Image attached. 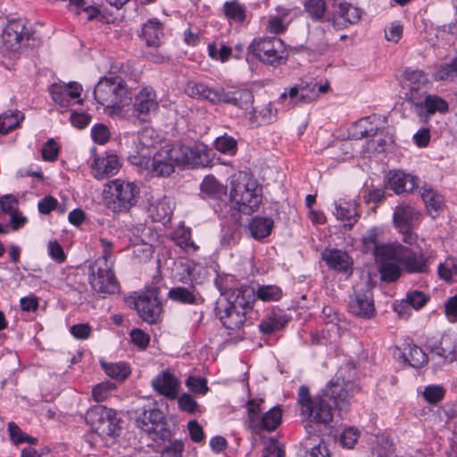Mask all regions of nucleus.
I'll use <instances>...</instances> for the list:
<instances>
[{
	"label": "nucleus",
	"instance_id": "bb28decb",
	"mask_svg": "<svg viewBox=\"0 0 457 457\" xmlns=\"http://www.w3.org/2000/svg\"><path fill=\"white\" fill-rule=\"evenodd\" d=\"M163 29V24L157 18H151L143 23L141 33L138 36L145 41L147 46L158 48L162 45L161 38L164 35Z\"/></svg>",
	"mask_w": 457,
	"mask_h": 457
},
{
	"label": "nucleus",
	"instance_id": "603ef678",
	"mask_svg": "<svg viewBox=\"0 0 457 457\" xmlns=\"http://www.w3.org/2000/svg\"><path fill=\"white\" fill-rule=\"evenodd\" d=\"M185 384L189 388V390L194 394L204 395L209 391L207 379L204 377L194 375L189 376L186 379Z\"/></svg>",
	"mask_w": 457,
	"mask_h": 457
},
{
	"label": "nucleus",
	"instance_id": "ea45409f",
	"mask_svg": "<svg viewBox=\"0 0 457 457\" xmlns=\"http://www.w3.org/2000/svg\"><path fill=\"white\" fill-rule=\"evenodd\" d=\"M254 96L251 89L248 88H234V96L231 105L244 111H248L253 104Z\"/></svg>",
	"mask_w": 457,
	"mask_h": 457
},
{
	"label": "nucleus",
	"instance_id": "72a5a7b5",
	"mask_svg": "<svg viewBox=\"0 0 457 457\" xmlns=\"http://www.w3.org/2000/svg\"><path fill=\"white\" fill-rule=\"evenodd\" d=\"M282 421V409L279 405L274 406L265 412L254 424L253 429L274 431Z\"/></svg>",
	"mask_w": 457,
	"mask_h": 457
},
{
	"label": "nucleus",
	"instance_id": "7c9ffc66",
	"mask_svg": "<svg viewBox=\"0 0 457 457\" xmlns=\"http://www.w3.org/2000/svg\"><path fill=\"white\" fill-rule=\"evenodd\" d=\"M120 167V160L116 154H109L106 157L96 158L93 164V170L96 171V177H99L100 179L116 174L119 171Z\"/></svg>",
	"mask_w": 457,
	"mask_h": 457
},
{
	"label": "nucleus",
	"instance_id": "a19ab883",
	"mask_svg": "<svg viewBox=\"0 0 457 457\" xmlns=\"http://www.w3.org/2000/svg\"><path fill=\"white\" fill-rule=\"evenodd\" d=\"M237 139L227 133L218 137L213 142L214 148L220 154L228 156H235L237 154Z\"/></svg>",
	"mask_w": 457,
	"mask_h": 457
},
{
	"label": "nucleus",
	"instance_id": "052dcab7",
	"mask_svg": "<svg viewBox=\"0 0 457 457\" xmlns=\"http://www.w3.org/2000/svg\"><path fill=\"white\" fill-rule=\"evenodd\" d=\"M177 398L179 408L181 411L189 414H194L197 411L199 405L190 394L183 393L179 397Z\"/></svg>",
	"mask_w": 457,
	"mask_h": 457
},
{
	"label": "nucleus",
	"instance_id": "680f3d73",
	"mask_svg": "<svg viewBox=\"0 0 457 457\" xmlns=\"http://www.w3.org/2000/svg\"><path fill=\"white\" fill-rule=\"evenodd\" d=\"M184 272L181 274L178 280L183 284H195L196 278L195 271L197 267V263L195 261L187 260L184 264Z\"/></svg>",
	"mask_w": 457,
	"mask_h": 457
},
{
	"label": "nucleus",
	"instance_id": "0e129e2a",
	"mask_svg": "<svg viewBox=\"0 0 457 457\" xmlns=\"http://www.w3.org/2000/svg\"><path fill=\"white\" fill-rule=\"evenodd\" d=\"M91 137L95 143L104 145L110 138V131L104 124L97 123L91 129Z\"/></svg>",
	"mask_w": 457,
	"mask_h": 457
},
{
	"label": "nucleus",
	"instance_id": "09e8293b",
	"mask_svg": "<svg viewBox=\"0 0 457 457\" xmlns=\"http://www.w3.org/2000/svg\"><path fill=\"white\" fill-rule=\"evenodd\" d=\"M241 239V231L234 226L223 227L221 229L220 244L223 247H231Z\"/></svg>",
	"mask_w": 457,
	"mask_h": 457
},
{
	"label": "nucleus",
	"instance_id": "f257e3e1",
	"mask_svg": "<svg viewBox=\"0 0 457 457\" xmlns=\"http://www.w3.org/2000/svg\"><path fill=\"white\" fill-rule=\"evenodd\" d=\"M230 190L221 184L213 175H207L200 185V196L207 201L216 213H221L225 208L237 211L238 213L251 215L257 212L262 201V187L258 181L248 176L247 173L239 172L230 179Z\"/></svg>",
	"mask_w": 457,
	"mask_h": 457
},
{
	"label": "nucleus",
	"instance_id": "f8f14e48",
	"mask_svg": "<svg viewBox=\"0 0 457 457\" xmlns=\"http://www.w3.org/2000/svg\"><path fill=\"white\" fill-rule=\"evenodd\" d=\"M420 217V212L410 205L400 204L394 210V226L403 235V242L409 245L417 243L418 235L413 229L418 226Z\"/></svg>",
	"mask_w": 457,
	"mask_h": 457
},
{
	"label": "nucleus",
	"instance_id": "c03bdc74",
	"mask_svg": "<svg viewBox=\"0 0 457 457\" xmlns=\"http://www.w3.org/2000/svg\"><path fill=\"white\" fill-rule=\"evenodd\" d=\"M304 9L312 21H320L325 16L327 4L324 0H307L304 3Z\"/></svg>",
	"mask_w": 457,
	"mask_h": 457
},
{
	"label": "nucleus",
	"instance_id": "7ed1b4c3",
	"mask_svg": "<svg viewBox=\"0 0 457 457\" xmlns=\"http://www.w3.org/2000/svg\"><path fill=\"white\" fill-rule=\"evenodd\" d=\"M214 155L212 149L202 142L166 145L154 154L152 168L158 176L169 177L176 166H212Z\"/></svg>",
	"mask_w": 457,
	"mask_h": 457
},
{
	"label": "nucleus",
	"instance_id": "a211bd4d",
	"mask_svg": "<svg viewBox=\"0 0 457 457\" xmlns=\"http://www.w3.org/2000/svg\"><path fill=\"white\" fill-rule=\"evenodd\" d=\"M25 27L21 20H12L6 24L0 37L2 53H15L20 49Z\"/></svg>",
	"mask_w": 457,
	"mask_h": 457
},
{
	"label": "nucleus",
	"instance_id": "774afa93",
	"mask_svg": "<svg viewBox=\"0 0 457 457\" xmlns=\"http://www.w3.org/2000/svg\"><path fill=\"white\" fill-rule=\"evenodd\" d=\"M72 337L79 340L87 339L92 333V327L88 323H78L70 328Z\"/></svg>",
	"mask_w": 457,
	"mask_h": 457
},
{
	"label": "nucleus",
	"instance_id": "49530a36",
	"mask_svg": "<svg viewBox=\"0 0 457 457\" xmlns=\"http://www.w3.org/2000/svg\"><path fill=\"white\" fill-rule=\"evenodd\" d=\"M289 97V103L293 105L300 104H308L312 102V96L305 94V92H301V87L295 85L288 90V92L285 91L280 95V99L284 100Z\"/></svg>",
	"mask_w": 457,
	"mask_h": 457
},
{
	"label": "nucleus",
	"instance_id": "69168bd1",
	"mask_svg": "<svg viewBox=\"0 0 457 457\" xmlns=\"http://www.w3.org/2000/svg\"><path fill=\"white\" fill-rule=\"evenodd\" d=\"M156 132L154 129L150 127H145L143 128L137 135V140L140 145H142L144 147L148 148L150 146H153L154 144L156 142Z\"/></svg>",
	"mask_w": 457,
	"mask_h": 457
},
{
	"label": "nucleus",
	"instance_id": "5701e85b",
	"mask_svg": "<svg viewBox=\"0 0 457 457\" xmlns=\"http://www.w3.org/2000/svg\"><path fill=\"white\" fill-rule=\"evenodd\" d=\"M449 112V104L443 97L429 94L423 99L421 109L418 111L417 116L420 122L428 124L431 117L436 112L445 114Z\"/></svg>",
	"mask_w": 457,
	"mask_h": 457
},
{
	"label": "nucleus",
	"instance_id": "37998d69",
	"mask_svg": "<svg viewBox=\"0 0 457 457\" xmlns=\"http://www.w3.org/2000/svg\"><path fill=\"white\" fill-rule=\"evenodd\" d=\"M339 17L342 18L345 22L350 24L357 23L362 15V10L353 6L352 4L347 2H341L338 4Z\"/></svg>",
	"mask_w": 457,
	"mask_h": 457
},
{
	"label": "nucleus",
	"instance_id": "e2e57ef3",
	"mask_svg": "<svg viewBox=\"0 0 457 457\" xmlns=\"http://www.w3.org/2000/svg\"><path fill=\"white\" fill-rule=\"evenodd\" d=\"M360 432L356 428L349 427L344 429L340 436L341 445L346 448H353L358 441Z\"/></svg>",
	"mask_w": 457,
	"mask_h": 457
},
{
	"label": "nucleus",
	"instance_id": "0eeeda50",
	"mask_svg": "<svg viewBox=\"0 0 457 457\" xmlns=\"http://www.w3.org/2000/svg\"><path fill=\"white\" fill-rule=\"evenodd\" d=\"M160 287H149L145 291L134 292L125 298L128 306L135 310L137 315L148 324L161 321L162 303L159 298Z\"/></svg>",
	"mask_w": 457,
	"mask_h": 457
},
{
	"label": "nucleus",
	"instance_id": "a878e982",
	"mask_svg": "<svg viewBox=\"0 0 457 457\" xmlns=\"http://www.w3.org/2000/svg\"><path fill=\"white\" fill-rule=\"evenodd\" d=\"M168 297L173 302L182 304L197 305L204 302V297L197 291L195 284H189L188 287L181 286L173 287L169 290Z\"/></svg>",
	"mask_w": 457,
	"mask_h": 457
},
{
	"label": "nucleus",
	"instance_id": "f03ea898",
	"mask_svg": "<svg viewBox=\"0 0 457 457\" xmlns=\"http://www.w3.org/2000/svg\"><path fill=\"white\" fill-rule=\"evenodd\" d=\"M349 386L353 384L345 381H329L320 394L311 396L309 387L301 386L298 391V403L302 407V415L311 422L328 425L333 420V410L347 411L351 405L353 394Z\"/></svg>",
	"mask_w": 457,
	"mask_h": 457
},
{
	"label": "nucleus",
	"instance_id": "9b49d317",
	"mask_svg": "<svg viewBox=\"0 0 457 457\" xmlns=\"http://www.w3.org/2000/svg\"><path fill=\"white\" fill-rule=\"evenodd\" d=\"M348 309L353 315L363 320H370L375 317L377 311L370 279L353 287V294L350 295Z\"/></svg>",
	"mask_w": 457,
	"mask_h": 457
},
{
	"label": "nucleus",
	"instance_id": "6e6d98bb",
	"mask_svg": "<svg viewBox=\"0 0 457 457\" xmlns=\"http://www.w3.org/2000/svg\"><path fill=\"white\" fill-rule=\"evenodd\" d=\"M60 154V146L54 138H49L43 145L41 154L44 161L55 162Z\"/></svg>",
	"mask_w": 457,
	"mask_h": 457
},
{
	"label": "nucleus",
	"instance_id": "473e14b6",
	"mask_svg": "<svg viewBox=\"0 0 457 457\" xmlns=\"http://www.w3.org/2000/svg\"><path fill=\"white\" fill-rule=\"evenodd\" d=\"M334 215L337 220L345 221V227L351 229L358 221L359 215L355 204L350 202H335Z\"/></svg>",
	"mask_w": 457,
	"mask_h": 457
},
{
	"label": "nucleus",
	"instance_id": "8fccbe9b",
	"mask_svg": "<svg viewBox=\"0 0 457 457\" xmlns=\"http://www.w3.org/2000/svg\"><path fill=\"white\" fill-rule=\"evenodd\" d=\"M429 94L424 88L410 87L409 91L405 94L406 101L411 104L413 112L417 114L418 111L421 109L423 99Z\"/></svg>",
	"mask_w": 457,
	"mask_h": 457
},
{
	"label": "nucleus",
	"instance_id": "aec40b11",
	"mask_svg": "<svg viewBox=\"0 0 457 457\" xmlns=\"http://www.w3.org/2000/svg\"><path fill=\"white\" fill-rule=\"evenodd\" d=\"M9 216L12 229H18L27 222V218L19 211V203L12 195L0 196V220Z\"/></svg>",
	"mask_w": 457,
	"mask_h": 457
},
{
	"label": "nucleus",
	"instance_id": "5fc2aeb1",
	"mask_svg": "<svg viewBox=\"0 0 457 457\" xmlns=\"http://www.w3.org/2000/svg\"><path fill=\"white\" fill-rule=\"evenodd\" d=\"M166 445L161 451V457H182L184 452V443L181 439L167 441Z\"/></svg>",
	"mask_w": 457,
	"mask_h": 457
},
{
	"label": "nucleus",
	"instance_id": "79ce46f5",
	"mask_svg": "<svg viewBox=\"0 0 457 457\" xmlns=\"http://www.w3.org/2000/svg\"><path fill=\"white\" fill-rule=\"evenodd\" d=\"M223 12L228 19L237 22L245 21L246 17L245 6L236 0L225 2Z\"/></svg>",
	"mask_w": 457,
	"mask_h": 457
},
{
	"label": "nucleus",
	"instance_id": "9d476101",
	"mask_svg": "<svg viewBox=\"0 0 457 457\" xmlns=\"http://www.w3.org/2000/svg\"><path fill=\"white\" fill-rule=\"evenodd\" d=\"M110 188L112 200L108 202V207L113 212H128L137 204L140 188L137 183L118 179L112 180Z\"/></svg>",
	"mask_w": 457,
	"mask_h": 457
},
{
	"label": "nucleus",
	"instance_id": "e433bc0d",
	"mask_svg": "<svg viewBox=\"0 0 457 457\" xmlns=\"http://www.w3.org/2000/svg\"><path fill=\"white\" fill-rule=\"evenodd\" d=\"M25 115L18 110H8L0 114V134L5 135L20 126Z\"/></svg>",
	"mask_w": 457,
	"mask_h": 457
},
{
	"label": "nucleus",
	"instance_id": "58836bf2",
	"mask_svg": "<svg viewBox=\"0 0 457 457\" xmlns=\"http://www.w3.org/2000/svg\"><path fill=\"white\" fill-rule=\"evenodd\" d=\"M152 215L155 221L164 222L170 220L173 212L170 198L164 196L152 204Z\"/></svg>",
	"mask_w": 457,
	"mask_h": 457
},
{
	"label": "nucleus",
	"instance_id": "3c124183",
	"mask_svg": "<svg viewBox=\"0 0 457 457\" xmlns=\"http://www.w3.org/2000/svg\"><path fill=\"white\" fill-rule=\"evenodd\" d=\"M403 77L404 79L410 83L409 88L412 87L423 88L425 84L428 82L425 72L420 70H411V68H407L403 71Z\"/></svg>",
	"mask_w": 457,
	"mask_h": 457
},
{
	"label": "nucleus",
	"instance_id": "cd10ccee",
	"mask_svg": "<svg viewBox=\"0 0 457 457\" xmlns=\"http://www.w3.org/2000/svg\"><path fill=\"white\" fill-rule=\"evenodd\" d=\"M398 349L401 351L400 357L411 367L419 369L428 361L427 353L412 341L405 342L403 344V346L398 347Z\"/></svg>",
	"mask_w": 457,
	"mask_h": 457
},
{
	"label": "nucleus",
	"instance_id": "ddd939ff",
	"mask_svg": "<svg viewBox=\"0 0 457 457\" xmlns=\"http://www.w3.org/2000/svg\"><path fill=\"white\" fill-rule=\"evenodd\" d=\"M89 283L91 287L99 294L112 295L119 291V282L111 268L101 266V261L96 260L89 266Z\"/></svg>",
	"mask_w": 457,
	"mask_h": 457
},
{
	"label": "nucleus",
	"instance_id": "a18cd8bd",
	"mask_svg": "<svg viewBox=\"0 0 457 457\" xmlns=\"http://www.w3.org/2000/svg\"><path fill=\"white\" fill-rule=\"evenodd\" d=\"M210 88L202 81L190 80L186 85L185 93L190 97L206 101Z\"/></svg>",
	"mask_w": 457,
	"mask_h": 457
},
{
	"label": "nucleus",
	"instance_id": "20e7f679",
	"mask_svg": "<svg viewBox=\"0 0 457 457\" xmlns=\"http://www.w3.org/2000/svg\"><path fill=\"white\" fill-rule=\"evenodd\" d=\"M214 284L220 292L214 308L215 316L227 329H239L245 322L246 314L253 309L254 287L241 286L223 291L218 278Z\"/></svg>",
	"mask_w": 457,
	"mask_h": 457
},
{
	"label": "nucleus",
	"instance_id": "4d7b16f0",
	"mask_svg": "<svg viewBox=\"0 0 457 457\" xmlns=\"http://www.w3.org/2000/svg\"><path fill=\"white\" fill-rule=\"evenodd\" d=\"M131 343L140 350H145L150 343V336L141 328H133L129 332Z\"/></svg>",
	"mask_w": 457,
	"mask_h": 457
},
{
	"label": "nucleus",
	"instance_id": "c85d7f7f",
	"mask_svg": "<svg viewBox=\"0 0 457 457\" xmlns=\"http://www.w3.org/2000/svg\"><path fill=\"white\" fill-rule=\"evenodd\" d=\"M375 116H367L356 121L349 130V138L360 140L365 137H375L380 128L374 124Z\"/></svg>",
	"mask_w": 457,
	"mask_h": 457
},
{
	"label": "nucleus",
	"instance_id": "393cba45",
	"mask_svg": "<svg viewBox=\"0 0 457 457\" xmlns=\"http://www.w3.org/2000/svg\"><path fill=\"white\" fill-rule=\"evenodd\" d=\"M291 319V316L282 309L273 307L266 318L260 322L259 330L262 335L270 336L284 328Z\"/></svg>",
	"mask_w": 457,
	"mask_h": 457
},
{
	"label": "nucleus",
	"instance_id": "b1692460",
	"mask_svg": "<svg viewBox=\"0 0 457 457\" xmlns=\"http://www.w3.org/2000/svg\"><path fill=\"white\" fill-rule=\"evenodd\" d=\"M151 385L154 391L160 395H163L170 400H174L178 397L179 380L168 370H163L161 374L156 376L152 380Z\"/></svg>",
	"mask_w": 457,
	"mask_h": 457
},
{
	"label": "nucleus",
	"instance_id": "de8ad7c7",
	"mask_svg": "<svg viewBox=\"0 0 457 457\" xmlns=\"http://www.w3.org/2000/svg\"><path fill=\"white\" fill-rule=\"evenodd\" d=\"M422 395L428 403L436 405L445 398V389L441 385H429L425 387Z\"/></svg>",
	"mask_w": 457,
	"mask_h": 457
},
{
	"label": "nucleus",
	"instance_id": "39448f33",
	"mask_svg": "<svg viewBox=\"0 0 457 457\" xmlns=\"http://www.w3.org/2000/svg\"><path fill=\"white\" fill-rule=\"evenodd\" d=\"M93 95L98 104L120 111L132 103L134 92L120 76H104L96 85Z\"/></svg>",
	"mask_w": 457,
	"mask_h": 457
},
{
	"label": "nucleus",
	"instance_id": "338daca9",
	"mask_svg": "<svg viewBox=\"0 0 457 457\" xmlns=\"http://www.w3.org/2000/svg\"><path fill=\"white\" fill-rule=\"evenodd\" d=\"M48 254L57 263H63L67 259L62 246L57 240L49 241Z\"/></svg>",
	"mask_w": 457,
	"mask_h": 457
},
{
	"label": "nucleus",
	"instance_id": "f704fd0d",
	"mask_svg": "<svg viewBox=\"0 0 457 457\" xmlns=\"http://www.w3.org/2000/svg\"><path fill=\"white\" fill-rule=\"evenodd\" d=\"M100 365L104 373L118 382H123L131 374L130 366L124 361L107 362L100 360Z\"/></svg>",
	"mask_w": 457,
	"mask_h": 457
},
{
	"label": "nucleus",
	"instance_id": "f3484780",
	"mask_svg": "<svg viewBox=\"0 0 457 457\" xmlns=\"http://www.w3.org/2000/svg\"><path fill=\"white\" fill-rule=\"evenodd\" d=\"M321 259L329 270L350 278L353 272V261L347 252L337 248H325L321 252Z\"/></svg>",
	"mask_w": 457,
	"mask_h": 457
},
{
	"label": "nucleus",
	"instance_id": "1a4fd4ad",
	"mask_svg": "<svg viewBox=\"0 0 457 457\" xmlns=\"http://www.w3.org/2000/svg\"><path fill=\"white\" fill-rule=\"evenodd\" d=\"M247 53L265 64L278 66L287 59L286 45L278 37H257L247 47Z\"/></svg>",
	"mask_w": 457,
	"mask_h": 457
},
{
	"label": "nucleus",
	"instance_id": "dca6fc26",
	"mask_svg": "<svg viewBox=\"0 0 457 457\" xmlns=\"http://www.w3.org/2000/svg\"><path fill=\"white\" fill-rule=\"evenodd\" d=\"M375 260L378 263V271L382 281L392 283L400 278L402 270L398 263L395 246L383 247L381 255Z\"/></svg>",
	"mask_w": 457,
	"mask_h": 457
},
{
	"label": "nucleus",
	"instance_id": "4468645a",
	"mask_svg": "<svg viewBox=\"0 0 457 457\" xmlns=\"http://www.w3.org/2000/svg\"><path fill=\"white\" fill-rule=\"evenodd\" d=\"M398 263L409 274H426L429 272L431 260L422 251L413 249L401 244L395 245Z\"/></svg>",
	"mask_w": 457,
	"mask_h": 457
},
{
	"label": "nucleus",
	"instance_id": "4be33fe9",
	"mask_svg": "<svg viewBox=\"0 0 457 457\" xmlns=\"http://www.w3.org/2000/svg\"><path fill=\"white\" fill-rule=\"evenodd\" d=\"M427 347L431 353L443 358L445 361H457V337L449 333H444L439 342H428Z\"/></svg>",
	"mask_w": 457,
	"mask_h": 457
},
{
	"label": "nucleus",
	"instance_id": "4c0bfd02",
	"mask_svg": "<svg viewBox=\"0 0 457 457\" xmlns=\"http://www.w3.org/2000/svg\"><path fill=\"white\" fill-rule=\"evenodd\" d=\"M283 296L282 289L277 285H258L254 288V299L262 302L279 301Z\"/></svg>",
	"mask_w": 457,
	"mask_h": 457
},
{
	"label": "nucleus",
	"instance_id": "423d86ee",
	"mask_svg": "<svg viewBox=\"0 0 457 457\" xmlns=\"http://www.w3.org/2000/svg\"><path fill=\"white\" fill-rule=\"evenodd\" d=\"M85 420L94 433L100 437L118 438L120 436L124 420L112 408L97 404L90 407L85 414Z\"/></svg>",
	"mask_w": 457,
	"mask_h": 457
},
{
	"label": "nucleus",
	"instance_id": "c756f323",
	"mask_svg": "<svg viewBox=\"0 0 457 457\" xmlns=\"http://www.w3.org/2000/svg\"><path fill=\"white\" fill-rule=\"evenodd\" d=\"M274 221L271 218L254 216L248 224L251 236L258 241L268 237L273 230Z\"/></svg>",
	"mask_w": 457,
	"mask_h": 457
},
{
	"label": "nucleus",
	"instance_id": "6ab92c4d",
	"mask_svg": "<svg viewBox=\"0 0 457 457\" xmlns=\"http://www.w3.org/2000/svg\"><path fill=\"white\" fill-rule=\"evenodd\" d=\"M420 179L417 176L403 170H389L386 177V186L396 195L411 193L419 187Z\"/></svg>",
	"mask_w": 457,
	"mask_h": 457
},
{
	"label": "nucleus",
	"instance_id": "412c9836",
	"mask_svg": "<svg viewBox=\"0 0 457 457\" xmlns=\"http://www.w3.org/2000/svg\"><path fill=\"white\" fill-rule=\"evenodd\" d=\"M53 101L62 107H68L71 101L80 96L82 87L78 82L54 83L49 88Z\"/></svg>",
	"mask_w": 457,
	"mask_h": 457
},
{
	"label": "nucleus",
	"instance_id": "bf43d9fd",
	"mask_svg": "<svg viewBox=\"0 0 457 457\" xmlns=\"http://www.w3.org/2000/svg\"><path fill=\"white\" fill-rule=\"evenodd\" d=\"M405 300L411 306V308L420 310L423 308L429 301V296L421 291L415 290L408 293Z\"/></svg>",
	"mask_w": 457,
	"mask_h": 457
},
{
	"label": "nucleus",
	"instance_id": "864d4df0",
	"mask_svg": "<svg viewBox=\"0 0 457 457\" xmlns=\"http://www.w3.org/2000/svg\"><path fill=\"white\" fill-rule=\"evenodd\" d=\"M116 388V384L111 381H103L96 385L92 389V395L96 402L101 403L108 398Z\"/></svg>",
	"mask_w": 457,
	"mask_h": 457
},
{
	"label": "nucleus",
	"instance_id": "2f4dec72",
	"mask_svg": "<svg viewBox=\"0 0 457 457\" xmlns=\"http://www.w3.org/2000/svg\"><path fill=\"white\" fill-rule=\"evenodd\" d=\"M378 231L376 227L370 228L361 238V251L364 253H370L374 258L381 255L383 247L395 246L396 244H384L378 239Z\"/></svg>",
	"mask_w": 457,
	"mask_h": 457
},
{
	"label": "nucleus",
	"instance_id": "6e6552de",
	"mask_svg": "<svg viewBox=\"0 0 457 457\" xmlns=\"http://www.w3.org/2000/svg\"><path fill=\"white\" fill-rule=\"evenodd\" d=\"M135 425L155 442L158 440L170 441L173 437V432L166 415L156 407H143L135 418Z\"/></svg>",
	"mask_w": 457,
	"mask_h": 457
},
{
	"label": "nucleus",
	"instance_id": "2eb2a0df",
	"mask_svg": "<svg viewBox=\"0 0 457 457\" xmlns=\"http://www.w3.org/2000/svg\"><path fill=\"white\" fill-rule=\"evenodd\" d=\"M133 110L136 116L144 122H148L151 116L159 109L155 90L152 87H145L134 94Z\"/></svg>",
	"mask_w": 457,
	"mask_h": 457
},
{
	"label": "nucleus",
	"instance_id": "13d9d810",
	"mask_svg": "<svg viewBox=\"0 0 457 457\" xmlns=\"http://www.w3.org/2000/svg\"><path fill=\"white\" fill-rule=\"evenodd\" d=\"M7 430L9 433L10 440L12 444L19 445L21 444L29 442V436L23 432L15 422H9L7 424Z\"/></svg>",
	"mask_w": 457,
	"mask_h": 457
},
{
	"label": "nucleus",
	"instance_id": "c9c22d12",
	"mask_svg": "<svg viewBox=\"0 0 457 457\" xmlns=\"http://www.w3.org/2000/svg\"><path fill=\"white\" fill-rule=\"evenodd\" d=\"M420 196L426 204L429 215L436 219L439 216V212L444 205V197L437 194L432 188L422 187Z\"/></svg>",
	"mask_w": 457,
	"mask_h": 457
}]
</instances>
